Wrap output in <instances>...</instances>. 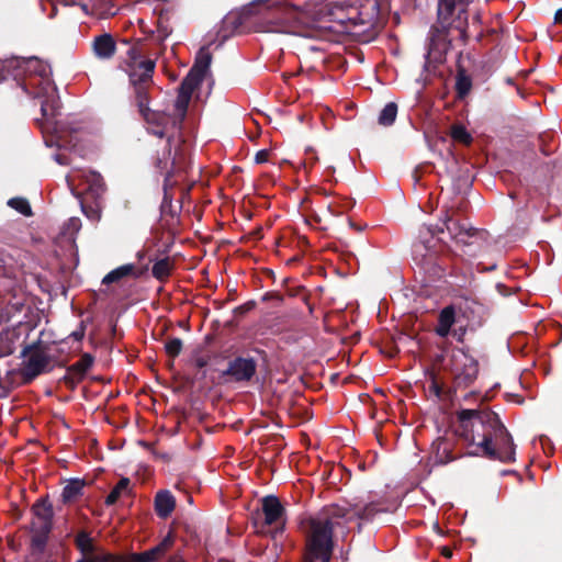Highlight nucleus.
Here are the masks:
<instances>
[{
  "mask_svg": "<svg viewBox=\"0 0 562 562\" xmlns=\"http://www.w3.org/2000/svg\"><path fill=\"white\" fill-rule=\"evenodd\" d=\"M175 142V136L173 135H169L168 136V140H167V145H168V148L165 149L161 154V156H158L157 160H156V168L159 170V172L161 175H165V187H168L169 182H170V179L172 177V171H171V168H170V156H171V143Z\"/></svg>",
  "mask_w": 562,
  "mask_h": 562,
  "instance_id": "nucleus-25",
  "label": "nucleus"
},
{
  "mask_svg": "<svg viewBox=\"0 0 562 562\" xmlns=\"http://www.w3.org/2000/svg\"><path fill=\"white\" fill-rule=\"evenodd\" d=\"M255 307H256V302L255 301H248V302H246V303L235 307L234 308V314L236 316H244L247 313H249L250 311H252Z\"/></svg>",
  "mask_w": 562,
  "mask_h": 562,
  "instance_id": "nucleus-45",
  "label": "nucleus"
},
{
  "mask_svg": "<svg viewBox=\"0 0 562 562\" xmlns=\"http://www.w3.org/2000/svg\"><path fill=\"white\" fill-rule=\"evenodd\" d=\"M81 227V221L78 217H71L68 221V228L72 232H78Z\"/></svg>",
  "mask_w": 562,
  "mask_h": 562,
  "instance_id": "nucleus-50",
  "label": "nucleus"
},
{
  "mask_svg": "<svg viewBox=\"0 0 562 562\" xmlns=\"http://www.w3.org/2000/svg\"><path fill=\"white\" fill-rule=\"evenodd\" d=\"M140 116L144 119V121L147 123L148 127L147 131L159 137L164 138L169 135H173L175 133L169 134L170 130L172 128V115H169L165 112L160 111H154L150 108L144 110L143 112H139Z\"/></svg>",
  "mask_w": 562,
  "mask_h": 562,
  "instance_id": "nucleus-10",
  "label": "nucleus"
},
{
  "mask_svg": "<svg viewBox=\"0 0 562 562\" xmlns=\"http://www.w3.org/2000/svg\"><path fill=\"white\" fill-rule=\"evenodd\" d=\"M334 547V530L329 521L308 518L305 525L301 562H330Z\"/></svg>",
  "mask_w": 562,
  "mask_h": 562,
  "instance_id": "nucleus-3",
  "label": "nucleus"
},
{
  "mask_svg": "<svg viewBox=\"0 0 562 562\" xmlns=\"http://www.w3.org/2000/svg\"><path fill=\"white\" fill-rule=\"evenodd\" d=\"M254 525L259 532L266 527H274L276 532H283L286 522V510L280 499L274 495H267L261 499V513L254 514Z\"/></svg>",
  "mask_w": 562,
  "mask_h": 562,
  "instance_id": "nucleus-6",
  "label": "nucleus"
},
{
  "mask_svg": "<svg viewBox=\"0 0 562 562\" xmlns=\"http://www.w3.org/2000/svg\"><path fill=\"white\" fill-rule=\"evenodd\" d=\"M443 225H445V227H438V226L424 227L420 231L419 237L420 238L423 237V231L426 232V235H428L430 238H432L435 235L443 233L446 229L453 240H456L458 244L468 246V245L472 244L469 240L470 238L476 237V236L483 237V235L485 234L484 231H480L470 225H465L459 221H454L452 218V216H450L448 213L445 216Z\"/></svg>",
  "mask_w": 562,
  "mask_h": 562,
  "instance_id": "nucleus-8",
  "label": "nucleus"
},
{
  "mask_svg": "<svg viewBox=\"0 0 562 562\" xmlns=\"http://www.w3.org/2000/svg\"><path fill=\"white\" fill-rule=\"evenodd\" d=\"M303 302L307 305L308 307V312L312 314L313 311H314V305L310 303V294L308 293H304L303 297H302Z\"/></svg>",
  "mask_w": 562,
  "mask_h": 562,
  "instance_id": "nucleus-61",
  "label": "nucleus"
},
{
  "mask_svg": "<svg viewBox=\"0 0 562 562\" xmlns=\"http://www.w3.org/2000/svg\"><path fill=\"white\" fill-rule=\"evenodd\" d=\"M92 50L100 59H111L116 53V43L111 34L104 33L94 37Z\"/></svg>",
  "mask_w": 562,
  "mask_h": 562,
  "instance_id": "nucleus-20",
  "label": "nucleus"
},
{
  "mask_svg": "<svg viewBox=\"0 0 562 562\" xmlns=\"http://www.w3.org/2000/svg\"><path fill=\"white\" fill-rule=\"evenodd\" d=\"M190 100H191L190 97L178 93V97L175 102L177 115L172 116V119H173L172 120V128L177 133L181 132L182 123L187 116V111H188Z\"/></svg>",
  "mask_w": 562,
  "mask_h": 562,
  "instance_id": "nucleus-27",
  "label": "nucleus"
},
{
  "mask_svg": "<svg viewBox=\"0 0 562 562\" xmlns=\"http://www.w3.org/2000/svg\"><path fill=\"white\" fill-rule=\"evenodd\" d=\"M148 270L147 266L142 269H136L135 265L127 263L120 266L108 274H105L102 279V284L109 285L111 283H115L121 281L126 277H133L134 279L140 278Z\"/></svg>",
  "mask_w": 562,
  "mask_h": 562,
  "instance_id": "nucleus-19",
  "label": "nucleus"
},
{
  "mask_svg": "<svg viewBox=\"0 0 562 562\" xmlns=\"http://www.w3.org/2000/svg\"><path fill=\"white\" fill-rule=\"evenodd\" d=\"M428 250L429 249V246H428V240L427 239H420L419 241L415 243L414 244V250L417 252V251H420V250Z\"/></svg>",
  "mask_w": 562,
  "mask_h": 562,
  "instance_id": "nucleus-52",
  "label": "nucleus"
},
{
  "mask_svg": "<svg viewBox=\"0 0 562 562\" xmlns=\"http://www.w3.org/2000/svg\"><path fill=\"white\" fill-rule=\"evenodd\" d=\"M194 364L199 369L205 368L209 364V358L207 357H198L194 360Z\"/></svg>",
  "mask_w": 562,
  "mask_h": 562,
  "instance_id": "nucleus-55",
  "label": "nucleus"
},
{
  "mask_svg": "<svg viewBox=\"0 0 562 562\" xmlns=\"http://www.w3.org/2000/svg\"><path fill=\"white\" fill-rule=\"evenodd\" d=\"M457 437L468 446H475L470 456H482L503 463L515 461L516 446L498 415L490 408L461 409L457 413Z\"/></svg>",
  "mask_w": 562,
  "mask_h": 562,
  "instance_id": "nucleus-1",
  "label": "nucleus"
},
{
  "mask_svg": "<svg viewBox=\"0 0 562 562\" xmlns=\"http://www.w3.org/2000/svg\"><path fill=\"white\" fill-rule=\"evenodd\" d=\"M131 481L128 477H122L116 485L111 490L109 495L105 497L104 504L106 506L114 505L123 493L130 492Z\"/></svg>",
  "mask_w": 562,
  "mask_h": 562,
  "instance_id": "nucleus-37",
  "label": "nucleus"
},
{
  "mask_svg": "<svg viewBox=\"0 0 562 562\" xmlns=\"http://www.w3.org/2000/svg\"><path fill=\"white\" fill-rule=\"evenodd\" d=\"M549 135H540L539 136V147H540L541 153L546 156L551 155L555 150L554 148H551L550 146H548V144H546V138Z\"/></svg>",
  "mask_w": 562,
  "mask_h": 562,
  "instance_id": "nucleus-46",
  "label": "nucleus"
},
{
  "mask_svg": "<svg viewBox=\"0 0 562 562\" xmlns=\"http://www.w3.org/2000/svg\"><path fill=\"white\" fill-rule=\"evenodd\" d=\"M182 347H183L182 340L180 338L176 337V338L169 339L166 342L165 350H166V353L170 358L175 359L181 353Z\"/></svg>",
  "mask_w": 562,
  "mask_h": 562,
  "instance_id": "nucleus-43",
  "label": "nucleus"
},
{
  "mask_svg": "<svg viewBox=\"0 0 562 562\" xmlns=\"http://www.w3.org/2000/svg\"><path fill=\"white\" fill-rule=\"evenodd\" d=\"M450 135L453 138V140L463 145H470L473 140L471 134L461 124L452 125Z\"/></svg>",
  "mask_w": 562,
  "mask_h": 562,
  "instance_id": "nucleus-40",
  "label": "nucleus"
},
{
  "mask_svg": "<svg viewBox=\"0 0 562 562\" xmlns=\"http://www.w3.org/2000/svg\"><path fill=\"white\" fill-rule=\"evenodd\" d=\"M7 67L13 70V80L21 82L24 91L41 99V112L48 119L57 114L60 101L50 79V67L37 57L7 59Z\"/></svg>",
  "mask_w": 562,
  "mask_h": 562,
  "instance_id": "nucleus-2",
  "label": "nucleus"
},
{
  "mask_svg": "<svg viewBox=\"0 0 562 562\" xmlns=\"http://www.w3.org/2000/svg\"><path fill=\"white\" fill-rule=\"evenodd\" d=\"M93 362L94 358L92 355L83 353L77 362L67 368L66 373L60 379V381L64 382L69 390L74 391L77 385L86 378Z\"/></svg>",
  "mask_w": 562,
  "mask_h": 562,
  "instance_id": "nucleus-11",
  "label": "nucleus"
},
{
  "mask_svg": "<svg viewBox=\"0 0 562 562\" xmlns=\"http://www.w3.org/2000/svg\"><path fill=\"white\" fill-rule=\"evenodd\" d=\"M263 300L265 301H269V300H276L278 302H282L283 301V297L280 293L278 292H268L263 295Z\"/></svg>",
  "mask_w": 562,
  "mask_h": 562,
  "instance_id": "nucleus-53",
  "label": "nucleus"
},
{
  "mask_svg": "<svg viewBox=\"0 0 562 562\" xmlns=\"http://www.w3.org/2000/svg\"><path fill=\"white\" fill-rule=\"evenodd\" d=\"M316 518H318V520L329 521V525L334 530L335 526L338 525L339 519H344L346 522L355 520L353 505H330L326 507L322 515L317 516Z\"/></svg>",
  "mask_w": 562,
  "mask_h": 562,
  "instance_id": "nucleus-15",
  "label": "nucleus"
},
{
  "mask_svg": "<svg viewBox=\"0 0 562 562\" xmlns=\"http://www.w3.org/2000/svg\"><path fill=\"white\" fill-rule=\"evenodd\" d=\"M50 528H42V527H35L32 528V538H31V546L34 550L38 552H43L48 540V535L50 533Z\"/></svg>",
  "mask_w": 562,
  "mask_h": 562,
  "instance_id": "nucleus-35",
  "label": "nucleus"
},
{
  "mask_svg": "<svg viewBox=\"0 0 562 562\" xmlns=\"http://www.w3.org/2000/svg\"><path fill=\"white\" fill-rule=\"evenodd\" d=\"M86 331L85 325L81 323L79 328L75 331H72L71 336L75 338V340L79 341L83 338Z\"/></svg>",
  "mask_w": 562,
  "mask_h": 562,
  "instance_id": "nucleus-51",
  "label": "nucleus"
},
{
  "mask_svg": "<svg viewBox=\"0 0 562 562\" xmlns=\"http://www.w3.org/2000/svg\"><path fill=\"white\" fill-rule=\"evenodd\" d=\"M94 562H123V555H115L110 552L95 553L93 555Z\"/></svg>",
  "mask_w": 562,
  "mask_h": 562,
  "instance_id": "nucleus-44",
  "label": "nucleus"
},
{
  "mask_svg": "<svg viewBox=\"0 0 562 562\" xmlns=\"http://www.w3.org/2000/svg\"><path fill=\"white\" fill-rule=\"evenodd\" d=\"M465 327H459L457 329L453 330V336L457 338L458 341L462 342L463 341V337L465 335Z\"/></svg>",
  "mask_w": 562,
  "mask_h": 562,
  "instance_id": "nucleus-57",
  "label": "nucleus"
},
{
  "mask_svg": "<svg viewBox=\"0 0 562 562\" xmlns=\"http://www.w3.org/2000/svg\"><path fill=\"white\" fill-rule=\"evenodd\" d=\"M454 89L457 98L460 100L468 97L472 90V78L462 66H458Z\"/></svg>",
  "mask_w": 562,
  "mask_h": 562,
  "instance_id": "nucleus-28",
  "label": "nucleus"
},
{
  "mask_svg": "<svg viewBox=\"0 0 562 562\" xmlns=\"http://www.w3.org/2000/svg\"><path fill=\"white\" fill-rule=\"evenodd\" d=\"M153 85H143L136 86L134 88L135 101L138 108V112H143L144 110L149 108V88Z\"/></svg>",
  "mask_w": 562,
  "mask_h": 562,
  "instance_id": "nucleus-39",
  "label": "nucleus"
},
{
  "mask_svg": "<svg viewBox=\"0 0 562 562\" xmlns=\"http://www.w3.org/2000/svg\"><path fill=\"white\" fill-rule=\"evenodd\" d=\"M268 157H269L268 150L262 149V150L257 151V154L255 156V161L257 164H263V162L268 161Z\"/></svg>",
  "mask_w": 562,
  "mask_h": 562,
  "instance_id": "nucleus-49",
  "label": "nucleus"
},
{
  "mask_svg": "<svg viewBox=\"0 0 562 562\" xmlns=\"http://www.w3.org/2000/svg\"><path fill=\"white\" fill-rule=\"evenodd\" d=\"M301 293H303V294L306 293L304 286H296L295 289L289 290V295L290 296H297Z\"/></svg>",
  "mask_w": 562,
  "mask_h": 562,
  "instance_id": "nucleus-59",
  "label": "nucleus"
},
{
  "mask_svg": "<svg viewBox=\"0 0 562 562\" xmlns=\"http://www.w3.org/2000/svg\"><path fill=\"white\" fill-rule=\"evenodd\" d=\"M397 115V104L394 102H389L385 104V106L381 110L378 122L382 126H391Z\"/></svg>",
  "mask_w": 562,
  "mask_h": 562,
  "instance_id": "nucleus-38",
  "label": "nucleus"
},
{
  "mask_svg": "<svg viewBox=\"0 0 562 562\" xmlns=\"http://www.w3.org/2000/svg\"><path fill=\"white\" fill-rule=\"evenodd\" d=\"M155 67L156 63L153 59H145L136 65L127 66L126 72L128 75L130 83L133 87L153 85Z\"/></svg>",
  "mask_w": 562,
  "mask_h": 562,
  "instance_id": "nucleus-12",
  "label": "nucleus"
},
{
  "mask_svg": "<svg viewBox=\"0 0 562 562\" xmlns=\"http://www.w3.org/2000/svg\"><path fill=\"white\" fill-rule=\"evenodd\" d=\"M243 25V18L239 14L226 15L217 31V38L220 40L218 46H221L226 40L232 37Z\"/></svg>",
  "mask_w": 562,
  "mask_h": 562,
  "instance_id": "nucleus-22",
  "label": "nucleus"
},
{
  "mask_svg": "<svg viewBox=\"0 0 562 562\" xmlns=\"http://www.w3.org/2000/svg\"><path fill=\"white\" fill-rule=\"evenodd\" d=\"M472 0H438L437 24L441 31L456 30L464 34L469 25V5Z\"/></svg>",
  "mask_w": 562,
  "mask_h": 562,
  "instance_id": "nucleus-4",
  "label": "nucleus"
},
{
  "mask_svg": "<svg viewBox=\"0 0 562 562\" xmlns=\"http://www.w3.org/2000/svg\"><path fill=\"white\" fill-rule=\"evenodd\" d=\"M54 159L56 160V162H58L59 165H63V166H67L69 165V158L64 155V154H56L54 156Z\"/></svg>",
  "mask_w": 562,
  "mask_h": 562,
  "instance_id": "nucleus-56",
  "label": "nucleus"
},
{
  "mask_svg": "<svg viewBox=\"0 0 562 562\" xmlns=\"http://www.w3.org/2000/svg\"><path fill=\"white\" fill-rule=\"evenodd\" d=\"M9 77L13 78V70L7 67V59L0 63V82L7 80Z\"/></svg>",
  "mask_w": 562,
  "mask_h": 562,
  "instance_id": "nucleus-47",
  "label": "nucleus"
},
{
  "mask_svg": "<svg viewBox=\"0 0 562 562\" xmlns=\"http://www.w3.org/2000/svg\"><path fill=\"white\" fill-rule=\"evenodd\" d=\"M270 9L278 14V24L280 25L290 22L297 14V8L288 2L273 3Z\"/></svg>",
  "mask_w": 562,
  "mask_h": 562,
  "instance_id": "nucleus-30",
  "label": "nucleus"
},
{
  "mask_svg": "<svg viewBox=\"0 0 562 562\" xmlns=\"http://www.w3.org/2000/svg\"><path fill=\"white\" fill-rule=\"evenodd\" d=\"M450 372L453 387L465 389L474 383L479 374V362L463 349H456L450 356Z\"/></svg>",
  "mask_w": 562,
  "mask_h": 562,
  "instance_id": "nucleus-7",
  "label": "nucleus"
},
{
  "mask_svg": "<svg viewBox=\"0 0 562 562\" xmlns=\"http://www.w3.org/2000/svg\"><path fill=\"white\" fill-rule=\"evenodd\" d=\"M70 143H71V140L69 143L65 142L63 135H58L57 136V146L59 148H61V147H64V148L74 147L75 144H70Z\"/></svg>",
  "mask_w": 562,
  "mask_h": 562,
  "instance_id": "nucleus-58",
  "label": "nucleus"
},
{
  "mask_svg": "<svg viewBox=\"0 0 562 562\" xmlns=\"http://www.w3.org/2000/svg\"><path fill=\"white\" fill-rule=\"evenodd\" d=\"M164 191H165V194H164V199H162V202H161V210L165 211V209L167 206H171V196L168 194L167 192V187L164 186Z\"/></svg>",
  "mask_w": 562,
  "mask_h": 562,
  "instance_id": "nucleus-54",
  "label": "nucleus"
},
{
  "mask_svg": "<svg viewBox=\"0 0 562 562\" xmlns=\"http://www.w3.org/2000/svg\"><path fill=\"white\" fill-rule=\"evenodd\" d=\"M81 178L86 184L85 198L103 200V195L106 191L103 177L97 171L89 170L82 172Z\"/></svg>",
  "mask_w": 562,
  "mask_h": 562,
  "instance_id": "nucleus-14",
  "label": "nucleus"
},
{
  "mask_svg": "<svg viewBox=\"0 0 562 562\" xmlns=\"http://www.w3.org/2000/svg\"><path fill=\"white\" fill-rule=\"evenodd\" d=\"M390 512V507L382 501H373L364 505L353 504L355 519L366 522L372 521L378 514Z\"/></svg>",
  "mask_w": 562,
  "mask_h": 562,
  "instance_id": "nucleus-17",
  "label": "nucleus"
},
{
  "mask_svg": "<svg viewBox=\"0 0 562 562\" xmlns=\"http://www.w3.org/2000/svg\"><path fill=\"white\" fill-rule=\"evenodd\" d=\"M257 373V361L241 356L235 357L227 363V368L222 372L226 381L235 383L250 382Z\"/></svg>",
  "mask_w": 562,
  "mask_h": 562,
  "instance_id": "nucleus-9",
  "label": "nucleus"
},
{
  "mask_svg": "<svg viewBox=\"0 0 562 562\" xmlns=\"http://www.w3.org/2000/svg\"><path fill=\"white\" fill-rule=\"evenodd\" d=\"M170 34V31L161 22L157 25V40L162 43Z\"/></svg>",
  "mask_w": 562,
  "mask_h": 562,
  "instance_id": "nucleus-48",
  "label": "nucleus"
},
{
  "mask_svg": "<svg viewBox=\"0 0 562 562\" xmlns=\"http://www.w3.org/2000/svg\"><path fill=\"white\" fill-rule=\"evenodd\" d=\"M167 562H186L180 555H173L168 559Z\"/></svg>",
  "mask_w": 562,
  "mask_h": 562,
  "instance_id": "nucleus-63",
  "label": "nucleus"
},
{
  "mask_svg": "<svg viewBox=\"0 0 562 562\" xmlns=\"http://www.w3.org/2000/svg\"><path fill=\"white\" fill-rule=\"evenodd\" d=\"M203 80H204L203 78L189 71L187 74V76L183 78V80L181 81L179 89H178V93L191 98L193 91L196 88H199V86L202 83Z\"/></svg>",
  "mask_w": 562,
  "mask_h": 562,
  "instance_id": "nucleus-36",
  "label": "nucleus"
},
{
  "mask_svg": "<svg viewBox=\"0 0 562 562\" xmlns=\"http://www.w3.org/2000/svg\"><path fill=\"white\" fill-rule=\"evenodd\" d=\"M76 562H94V559H93V557H85V558L78 559Z\"/></svg>",
  "mask_w": 562,
  "mask_h": 562,
  "instance_id": "nucleus-64",
  "label": "nucleus"
},
{
  "mask_svg": "<svg viewBox=\"0 0 562 562\" xmlns=\"http://www.w3.org/2000/svg\"><path fill=\"white\" fill-rule=\"evenodd\" d=\"M21 357L26 358L20 369L23 384L32 383L38 375L53 369L49 366L52 357L45 352L40 341L24 346Z\"/></svg>",
  "mask_w": 562,
  "mask_h": 562,
  "instance_id": "nucleus-5",
  "label": "nucleus"
},
{
  "mask_svg": "<svg viewBox=\"0 0 562 562\" xmlns=\"http://www.w3.org/2000/svg\"><path fill=\"white\" fill-rule=\"evenodd\" d=\"M170 161L172 176L178 172L186 171L189 167V153L186 142L182 139L181 132L178 133L177 144L175 146V151H171Z\"/></svg>",
  "mask_w": 562,
  "mask_h": 562,
  "instance_id": "nucleus-18",
  "label": "nucleus"
},
{
  "mask_svg": "<svg viewBox=\"0 0 562 562\" xmlns=\"http://www.w3.org/2000/svg\"><path fill=\"white\" fill-rule=\"evenodd\" d=\"M432 448L436 450V460L441 464H447L456 459L452 453L450 443L445 438H439L432 443Z\"/></svg>",
  "mask_w": 562,
  "mask_h": 562,
  "instance_id": "nucleus-31",
  "label": "nucleus"
},
{
  "mask_svg": "<svg viewBox=\"0 0 562 562\" xmlns=\"http://www.w3.org/2000/svg\"><path fill=\"white\" fill-rule=\"evenodd\" d=\"M85 487V482L79 479H72L68 482V484L63 488L61 492V502L64 504H69L76 501L79 496L82 495V491Z\"/></svg>",
  "mask_w": 562,
  "mask_h": 562,
  "instance_id": "nucleus-29",
  "label": "nucleus"
},
{
  "mask_svg": "<svg viewBox=\"0 0 562 562\" xmlns=\"http://www.w3.org/2000/svg\"><path fill=\"white\" fill-rule=\"evenodd\" d=\"M31 510L34 517L38 520L37 522H33V526L53 529L54 509L47 496L38 498L32 505Z\"/></svg>",
  "mask_w": 562,
  "mask_h": 562,
  "instance_id": "nucleus-16",
  "label": "nucleus"
},
{
  "mask_svg": "<svg viewBox=\"0 0 562 562\" xmlns=\"http://www.w3.org/2000/svg\"><path fill=\"white\" fill-rule=\"evenodd\" d=\"M103 200L91 199V203L88 202V198L81 200V210L83 214L91 221L98 222L101 218Z\"/></svg>",
  "mask_w": 562,
  "mask_h": 562,
  "instance_id": "nucleus-32",
  "label": "nucleus"
},
{
  "mask_svg": "<svg viewBox=\"0 0 562 562\" xmlns=\"http://www.w3.org/2000/svg\"><path fill=\"white\" fill-rule=\"evenodd\" d=\"M172 269L173 262L170 260V258L166 257L157 260L154 263L151 273L154 278L162 282L170 277Z\"/></svg>",
  "mask_w": 562,
  "mask_h": 562,
  "instance_id": "nucleus-34",
  "label": "nucleus"
},
{
  "mask_svg": "<svg viewBox=\"0 0 562 562\" xmlns=\"http://www.w3.org/2000/svg\"><path fill=\"white\" fill-rule=\"evenodd\" d=\"M173 536L169 532L156 547L140 553L124 557L123 562H155L162 557L173 544Z\"/></svg>",
  "mask_w": 562,
  "mask_h": 562,
  "instance_id": "nucleus-13",
  "label": "nucleus"
},
{
  "mask_svg": "<svg viewBox=\"0 0 562 562\" xmlns=\"http://www.w3.org/2000/svg\"><path fill=\"white\" fill-rule=\"evenodd\" d=\"M430 390L435 393V395L440 396L442 392V387L434 381L430 385Z\"/></svg>",
  "mask_w": 562,
  "mask_h": 562,
  "instance_id": "nucleus-60",
  "label": "nucleus"
},
{
  "mask_svg": "<svg viewBox=\"0 0 562 562\" xmlns=\"http://www.w3.org/2000/svg\"><path fill=\"white\" fill-rule=\"evenodd\" d=\"M75 547L81 553V558L93 557L98 552V547L87 530H79L75 536Z\"/></svg>",
  "mask_w": 562,
  "mask_h": 562,
  "instance_id": "nucleus-24",
  "label": "nucleus"
},
{
  "mask_svg": "<svg viewBox=\"0 0 562 562\" xmlns=\"http://www.w3.org/2000/svg\"><path fill=\"white\" fill-rule=\"evenodd\" d=\"M457 322L456 319V307L454 305H448L443 307L438 315V324L435 328V333L439 337H447L453 324Z\"/></svg>",
  "mask_w": 562,
  "mask_h": 562,
  "instance_id": "nucleus-23",
  "label": "nucleus"
},
{
  "mask_svg": "<svg viewBox=\"0 0 562 562\" xmlns=\"http://www.w3.org/2000/svg\"><path fill=\"white\" fill-rule=\"evenodd\" d=\"M18 335L13 330H2L0 333V358L12 355L15 350V340Z\"/></svg>",
  "mask_w": 562,
  "mask_h": 562,
  "instance_id": "nucleus-33",
  "label": "nucleus"
},
{
  "mask_svg": "<svg viewBox=\"0 0 562 562\" xmlns=\"http://www.w3.org/2000/svg\"><path fill=\"white\" fill-rule=\"evenodd\" d=\"M176 507V499L173 495L167 491H159L155 496V512L158 517L168 518Z\"/></svg>",
  "mask_w": 562,
  "mask_h": 562,
  "instance_id": "nucleus-21",
  "label": "nucleus"
},
{
  "mask_svg": "<svg viewBox=\"0 0 562 562\" xmlns=\"http://www.w3.org/2000/svg\"><path fill=\"white\" fill-rule=\"evenodd\" d=\"M8 205L24 216H31L33 214L32 207L25 198H12L8 201Z\"/></svg>",
  "mask_w": 562,
  "mask_h": 562,
  "instance_id": "nucleus-41",
  "label": "nucleus"
},
{
  "mask_svg": "<svg viewBox=\"0 0 562 562\" xmlns=\"http://www.w3.org/2000/svg\"><path fill=\"white\" fill-rule=\"evenodd\" d=\"M554 22L562 24V9H558L554 14Z\"/></svg>",
  "mask_w": 562,
  "mask_h": 562,
  "instance_id": "nucleus-62",
  "label": "nucleus"
},
{
  "mask_svg": "<svg viewBox=\"0 0 562 562\" xmlns=\"http://www.w3.org/2000/svg\"><path fill=\"white\" fill-rule=\"evenodd\" d=\"M211 61L212 54L207 46H203L198 52L194 64L189 71L204 79L210 69Z\"/></svg>",
  "mask_w": 562,
  "mask_h": 562,
  "instance_id": "nucleus-26",
  "label": "nucleus"
},
{
  "mask_svg": "<svg viewBox=\"0 0 562 562\" xmlns=\"http://www.w3.org/2000/svg\"><path fill=\"white\" fill-rule=\"evenodd\" d=\"M143 43V40H138L136 44L132 45L127 50V66L136 65L143 61L140 58L143 56L142 49L139 48V44Z\"/></svg>",
  "mask_w": 562,
  "mask_h": 562,
  "instance_id": "nucleus-42",
  "label": "nucleus"
}]
</instances>
